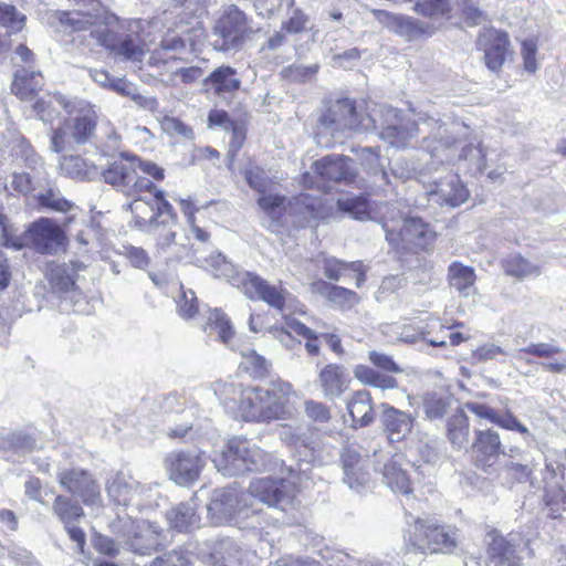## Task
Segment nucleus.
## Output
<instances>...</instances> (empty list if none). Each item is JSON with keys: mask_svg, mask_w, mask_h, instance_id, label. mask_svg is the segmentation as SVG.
Here are the masks:
<instances>
[{"mask_svg": "<svg viewBox=\"0 0 566 566\" xmlns=\"http://www.w3.org/2000/svg\"><path fill=\"white\" fill-rule=\"evenodd\" d=\"M293 396V386L281 379L265 386L247 387L238 405V418L254 423L284 420L291 416L289 405Z\"/></svg>", "mask_w": 566, "mask_h": 566, "instance_id": "obj_1", "label": "nucleus"}, {"mask_svg": "<svg viewBox=\"0 0 566 566\" xmlns=\"http://www.w3.org/2000/svg\"><path fill=\"white\" fill-rule=\"evenodd\" d=\"M375 122L373 108L364 113L353 101L337 99L319 117L316 132L317 144L329 147L334 140L347 134L368 133Z\"/></svg>", "mask_w": 566, "mask_h": 566, "instance_id": "obj_2", "label": "nucleus"}, {"mask_svg": "<svg viewBox=\"0 0 566 566\" xmlns=\"http://www.w3.org/2000/svg\"><path fill=\"white\" fill-rule=\"evenodd\" d=\"M216 469L226 476L271 470L276 464L271 453L245 438H232L222 453L213 460Z\"/></svg>", "mask_w": 566, "mask_h": 566, "instance_id": "obj_3", "label": "nucleus"}, {"mask_svg": "<svg viewBox=\"0 0 566 566\" xmlns=\"http://www.w3.org/2000/svg\"><path fill=\"white\" fill-rule=\"evenodd\" d=\"M244 175L249 186L260 193L258 205L264 214L262 226L279 233L287 223L285 197L272 192L274 182L262 168L252 166L245 169Z\"/></svg>", "mask_w": 566, "mask_h": 566, "instance_id": "obj_4", "label": "nucleus"}, {"mask_svg": "<svg viewBox=\"0 0 566 566\" xmlns=\"http://www.w3.org/2000/svg\"><path fill=\"white\" fill-rule=\"evenodd\" d=\"M133 196H136V198L127 207L133 213L134 226L140 231L147 233L156 229L160 220L165 224L178 223V216L167 201L165 191L158 189L155 185L153 189H144V191Z\"/></svg>", "mask_w": 566, "mask_h": 566, "instance_id": "obj_5", "label": "nucleus"}, {"mask_svg": "<svg viewBox=\"0 0 566 566\" xmlns=\"http://www.w3.org/2000/svg\"><path fill=\"white\" fill-rule=\"evenodd\" d=\"M287 473L286 478L266 476L252 480L247 493L249 502L255 499L280 511L292 509L298 493L300 479L292 468L287 469Z\"/></svg>", "mask_w": 566, "mask_h": 566, "instance_id": "obj_6", "label": "nucleus"}, {"mask_svg": "<svg viewBox=\"0 0 566 566\" xmlns=\"http://www.w3.org/2000/svg\"><path fill=\"white\" fill-rule=\"evenodd\" d=\"M139 28L140 22L138 21H130L127 24L128 33L115 31L109 27L99 28L94 31L93 40L109 53L140 69L139 64L146 55L147 48L138 35Z\"/></svg>", "mask_w": 566, "mask_h": 566, "instance_id": "obj_7", "label": "nucleus"}, {"mask_svg": "<svg viewBox=\"0 0 566 566\" xmlns=\"http://www.w3.org/2000/svg\"><path fill=\"white\" fill-rule=\"evenodd\" d=\"M430 130V136L423 139L422 146L440 163L452 161L455 158L458 144L468 137L470 128L459 119L436 120L428 118L423 122Z\"/></svg>", "mask_w": 566, "mask_h": 566, "instance_id": "obj_8", "label": "nucleus"}, {"mask_svg": "<svg viewBox=\"0 0 566 566\" xmlns=\"http://www.w3.org/2000/svg\"><path fill=\"white\" fill-rule=\"evenodd\" d=\"M373 115L376 117L371 130H376L379 138L396 148H405L418 136L417 124L403 116L391 106H375Z\"/></svg>", "mask_w": 566, "mask_h": 566, "instance_id": "obj_9", "label": "nucleus"}, {"mask_svg": "<svg viewBox=\"0 0 566 566\" xmlns=\"http://www.w3.org/2000/svg\"><path fill=\"white\" fill-rule=\"evenodd\" d=\"M407 545L421 553H450L457 546V532L427 521H415L405 535Z\"/></svg>", "mask_w": 566, "mask_h": 566, "instance_id": "obj_10", "label": "nucleus"}, {"mask_svg": "<svg viewBox=\"0 0 566 566\" xmlns=\"http://www.w3.org/2000/svg\"><path fill=\"white\" fill-rule=\"evenodd\" d=\"M65 234L62 228L49 218H40L25 231L22 238L7 239L6 247L21 250L30 245L41 254H56L64 249Z\"/></svg>", "mask_w": 566, "mask_h": 566, "instance_id": "obj_11", "label": "nucleus"}, {"mask_svg": "<svg viewBox=\"0 0 566 566\" xmlns=\"http://www.w3.org/2000/svg\"><path fill=\"white\" fill-rule=\"evenodd\" d=\"M249 30L248 19L235 6L224 9L217 20L211 35V45L217 51L238 49L244 42Z\"/></svg>", "mask_w": 566, "mask_h": 566, "instance_id": "obj_12", "label": "nucleus"}, {"mask_svg": "<svg viewBox=\"0 0 566 566\" xmlns=\"http://www.w3.org/2000/svg\"><path fill=\"white\" fill-rule=\"evenodd\" d=\"M208 513L214 523L233 522L240 528L249 513V496L234 489L214 490L208 504Z\"/></svg>", "mask_w": 566, "mask_h": 566, "instance_id": "obj_13", "label": "nucleus"}, {"mask_svg": "<svg viewBox=\"0 0 566 566\" xmlns=\"http://www.w3.org/2000/svg\"><path fill=\"white\" fill-rule=\"evenodd\" d=\"M106 184L133 196L144 189H153L154 184L144 177L137 176V157L122 155L99 172Z\"/></svg>", "mask_w": 566, "mask_h": 566, "instance_id": "obj_14", "label": "nucleus"}, {"mask_svg": "<svg viewBox=\"0 0 566 566\" xmlns=\"http://www.w3.org/2000/svg\"><path fill=\"white\" fill-rule=\"evenodd\" d=\"M119 533L127 547L136 554L148 555L160 546L161 528L147 520H119Z\"/></svg>", "mask_w": 566, "mask_h": 566, "instance_id": "obj_15", "label": "nucleus"}, {"mask_svg": "<svg viewBox=\"0 0 566 566\" xmlns=\"http://www.w3.org/2000/svg\"><path fill=\"white\" fill-rule=\"evenodd\" d=\"M57 481L65 491L78 496L85 505L102 503L101 488L87 471L80 468L62 469L57 472Z\"/></svg>", "mask_w": 566, "mask_h": 566, "instance_id": "obj_16", "label": "nucleus"}, {"mask_svg": "<svg viewBox=\"0 0 566 566\" xmlns=\"http://www.w3.org/2000/svg\"><path fill=\"white\" fill-rule=\"evenodd\" d=\"M207 458L205 452H172L166 458L170 479L179 485H190L200 475Z\"/></svg>", "mask_w": 566, "mask_h": 566, "instance_id": "obj_17", "label": "nucleus"}, {"mask_svg": "<svg viewBox=\"0 0 566 566\" xmlns=\"http://www.w3.org/2000/svg\"><path fill=\"white\" fill-rule=\"evenodd\" d=\"M378 458L375 470L380 472L382 482L395 493L409 495L412 492V483L408 475L407 469L409 463L402 454H374Z\"/></svg>", "mask_w": 566, "mask_h": 566, "instance_id": "obj_18", "label": "nucleus"}, {"mask_svg": "<svg viewBox=\"0 0 566 566\" xmlns=\"http://www.w3.org/2000/svg\"><path fill=\"white\" fill-rule=\"evenodd\" d=\"M386 233V240L392 245L406 243L419 249H426L434 239L433 232L419 218H407L403 220L401 228L397 231L388 223L382 226Z\"/></svg>", "mask_w": 566, "mask_h": 566, "instance_id": "obj_19", "label": "nucleus"}, {"mask_svg": "<svg viewBox=\"0 0 566 566\" xmlns=\"http://www.w3.org/2000/svg\"><path fill=\"white\" fill-rule=\"evenodd\" d=\"M71 136L77 144H85L95 133L98 119L95 106L82 98H73L69 113Z\"/></svg>", "mask_w": 566, "mask_h": 566, "instance_id": "obj_20", "label": "nucleus"}, {"mask_svg": "<svg viewBox=\"0 0 566 566\" xmlns=\"http://www.w3.org/2000/svg\"><path fill=\"white\" fill-rule=\"evenodd\" d=\"M251 300H261L270 306L283 310L291 294L282 285H273L258 274L245 272L240 287Z\"/></svg>", "mask_w": 566, "mask_h": 566, "instance_id": "obj_21", "label": "nucleus"}, {"mask_svg": "<svg viewBox=\"0 0 566 566\" xmlns=\"http://www.w3.org/2000/svg\"><path fill=\"white\" fill-rule=\"evenodd\" d=\"M525 545L521 537L493 536L488 548L490 566H522Z\"/></svg>", "mask_w": 566, "mask_h": 566, "instance_id": "obj_22", "label": "nucleus"}, {"mask_svg": "<svg viewBox=\"0 0 566 566\" xmlns=\"http://www.w3.org/2000/svg\"><path fill=\"white\" fill-rule=\"evenodd\" d=\"M343 482L357 493L361 492L370 480L367 458L354 447H347L340 454Z\"/></svg>", "mask_w": 566, "mask_h": 566, "instance_id": "obj_23", "label": "nucleus"}, {"mask_svg": "<svg viewBox=\"0 0 566 566\" xmlns=\"http://www.w3.org/2000/svg\"><path fill=\"white\" fill-rule=\"evenodd\" d=\"M430 199L439 205L458 207L465 202L469 191L460 180L459 176L448 172L443 177L436 179L428 190Z\"/></svg>", "mask_w": 566, "mask_h": 566, "instance_id": "obj_24", "label": "nucleus"}, {"mask_svg": "<svg viewBox=\"0 0 566 566\" xmlns=\"http://www.w3.org/2000/svg\"><path fill=\"white\" fill-rule=\"evenodd\" d=\"M478 45L484 52L488 69L499 71L509 55L507 34L493 28L486 29L480 34Z\"/></svg>", "mask_w": 566, "mask_h": 566, "instance_id": "obj_25", "label": "nucleus"}, {"mask_svg": "<svg viewBox=\"0 0 566 566\" xmlns=\"http://www.w3.org/2000/svg\"><path fill=\"white\" fill-rule=\"evenodd\" d=\"M109 497L123 506L143 507L142 493L149 491V485H143L138 481L124 474H116L106 488Z\"/></svg>", "mask_w": 566, "mask_h": 566, "instance_id": "obj_26", "label": "nucleus"}, {"mask_svg": "<svg viewBox=\"0 0 566 566\" xmlns=\"http://www.w3.org/2000/svg\"><path fill=\"white\" fill-rule=\"evenodd\" d=\"M471 449L475 464L481 468L491 467L503 452L500 434L492 429L476 430Z\"/></svg>", "mask_w": 566, "mask_h": 566, "instance_id": "obj_27", "label": "nucleus"}, {"mask_svg": "<svg viewBox=\"0 0 566 566\" xmlns=\"http://www.w3.org/2000/svg\"><path fill=\"white\" fill-rule=\"evenodd\" d=\"M245 557L247 552L230 538L218 541L211 552L201 556L205 566H247Z\"/></svg>", "mask_w": 566, "mask_h": 566, "instance_id": "obj_28", "label": "nucleus"}, {"mask_svg": "<svg viewBox=\"0 0 566 566\" xmlns=\"http://www.w3.org/2000/svg\"><path fill=\"white\" fill-rule=\"evenodd\" d=\"M284 511L280 509L269 507L266 510L256 507L253 502H249V513L247 521L241 523L240 528L251 530L259 535L270 533V528H279L284 524Z\"/></svg>", "mask_w": 566, "mask_h": 566, "instance_id": "obj_29", "label": "nucleus"}, {"mask_svg": "<svg viewBox=\"0 0 566 566\" xmlns=\"http://www.w3.org/2000/svg\"><path fill=\"white\" fill-rule=\"evenodd\" d=\"M352 159L342 155H329L313 165L315 174L323 179L332 181L350 182L355 178V170L350 165Z\"/></svg>", "mask_w": 566, "mask_h": 566, "instance_id": "obj_30", "label": "nucleus"}, {"mask_svg": "<svg viewBox=\"0 0 566 566\" xmlns=\"http://www.w3.org/2000/svg\"><path fill=\"white\" fill-rule=\"evenodd\" d=\"M371 13L389 31L409 41L419 38L423 33L422 25L410 17L379 9H371Z\"/></svg>", "mask_w": 566, "mask_h": 566, "instance_id": "obj_31", "label": "nucleus"}, {"mask_svg": "<svg viewBox=\"0 0 566 566\" xmlns=\"http://www.w3.org/2000/svg\"><path fill=\"white\" fill-rule=\"evenodd\" d=\"M317 384L328 399L340 397L349 387V377L342 365L327 364L318 373Z\"/></svg>", "mask_w": 566, "mask_h": 566, "instance_id": "obj_32", "label": "nucleus"}, {"mask_svg": "<svg viewBox=\"0 0 566 566\" xmlns=\"http://www.w3.org/2000/svg\"><path fill=\"white\" fill-rule=\"evenodd\" d=\"M467 410L475 415L480 419L489 420L490 422L511 431H517L522 434H530L528 429L518 421V419L509 409L503 415H500L495 409L481 402L469 401L465 405Z\"/></svg>", "mask_w": 566, "mask_h": 566, "instance_id": "obj_33", "label": "nucleus"}, {"mask_svg": "<svg viewBox=\"0 0 566 566\" xmlns=\"http://www.w3.org/2000/svg\"><path fill=\"white\" fill-rule=\"evenodd\" d=\"M60 22L64 30L69 32L78 33L90 31L91 39H93L95 30L99 28H108L104 21V17L98 11L95 13L88 11L62 12L60 15Z\"/></svg>", "mask_w": 566, "mask_h": 566, "instance_id": "obj_34", "label": "nucleus"}, {"mask_svg": "<svg viewBox=\"0 0 566 566\" xmlns=\"http://www.w3.org/2000/svg\"><path fill=\"white\" fill-rule=\"evenodd\" d=\"M73 98L60 93L46 94L32 103V112L36 118L46 124H52L60 115V109L69 115Z\"/></svg>", "mask_w": 566, "mask_h": 566, "instance_id": "obj_35", "label": "nucleus"}, {"mask_svg": "<svg viewBox=\"0 0 566 566\" xmlns=\"http://www.w3.org/2000/svg\"><path fill=\"white\" fill-rule=\"evenodd\" d=\"M381 422L391 441H399L407 437L412 429V417L387 403H382Z\"/></svg>", "mask_w": 566, "mask_h": 566, "instance_id": "obj_36", "label": "nucleus"}, {"mask_svg": "<svg viewBox=\"0 0 566 566\" xmlns=\"http://www.w3.org/2000/svg\"><path fill=\"white\" fill-rule=\"evenodd\" d=\"M197 261L201 268L210 272L214 277L224 279L233 286L241 287L245 272H238L235 266L221 253L216 252Z\"/></svg>", "mask_w": 566, "mask_h": 566, "instance_id": "obj_37", "label": "nucleus"}, {"mask_svg": "<svg viewBox=\"0 0 566 566\" xmlns=\"http://www.w3.org/2000/svg\"><path fill=\"white\" fill-rule=\"evenodd\" d=\"M40 77V73L27 69L17 71L11 86L12 93L23 102L34 103L38 99L39 91L42 88Z\"/></svg>", "mask_w": 566, "mask_h": 566, "instance_id": "obj_38", "label": "nucleus"}, {"mask_svg": "<svg viewBox=\"0 0 566 566\" xmlns=\"http://www.w3.org/2000/svg\"><path fill=\"white\" fill-rule=\"evenodd\" d=\"M203 82L220 96L237 92L241 85L237 71L229 65L217 67Z\"/></svg>", "mask_w": 566, "mask_h": 566, "instance_id": "obj_39", "label": "nucleus"}, {"mask_svg": "<svg viewBox=\"0 0 566 566\" xmlns=\"http://www.w3.org/2000/svg\"><path fill=\"white\" fill-rule=\"evenodd\" d=\"M324 272L333 281L350 276L355 279L357 287L361 286L366 281V268L361 261L345 263L336 259H328L325 261Z\"/></svg>", "mask_w": 566, "mask_h": 566, "instance_id": "obj_40", "label": "nucleus"}, {"mask_svg": "<svg viewBox=\"0 0 566 566\" xmlns=\"http://www.w3.org/2000/svg\"><path fill=\"white\" fill-rule=\"evenodd\" d=\"M81 266L75 264H51L48 269L46 279L53 292L67 293L75 286L77 271Z\"/></svg>", "mask_w": 566, "mask_h": 566, "instance_id": "obj_41", "label": "nucleus"}, {"mask_svg": "<svg viewBox=\"0 0 566 566\" xmlns=\"http://www.w3.org/2000/svg\"><path fill=\"white\" fill-rule=\"evenodd\" d=\"M450 286L455 289L462 296L468 297L475 292L476 275L471 266L461 262H453L448 270Z\"/></svg>", "mask_w": 566, "mask_h": 566, "instance_id": "obj_42", "label": "nucleus"}, {"mask_svg": "<svg viewBox=\"0 0 566 566\" xmlns=\"http://www.w3.org/2000/svg\"><path fill=\"white\" fill-rule=\"evenodd\" d=\"M348 412L355 424H370L375 419L371 396L367 390L356 391L347 402Z\"/></svg>", "mask_w": 566, "mask_h": 566, "instance_id": "obj_43", "label": "nucleus"}, {"mask_svg": "<svg viewBox=\"0 0 566 566\" xmlns=\"http://www.w3.org/2000/svg\"><path fill=\"white\" fill-rule=\"evenodd\" d=\"M169 525L179 532H190L199 526V516L192 503H179L166 513Z\"/></svg>", "mask_w": 566, "mask_h": 566, "instance_id": "obj_44", "label": "nucleus"}, {"mask_svg": "<svg viewBox=\"0 0 566 566\" xmlns=\"http://www.w3.org/2000/svg\"><path fill=\"white\" fill-rule=\"evenodd\" d=\"M59 166L63 175L74 179L92 180L99 175L98 168L81 156H63Z\"/></svg>", "mask_w": 566, "mask_h": 566, "instance_id": "obj_45", "label": "nucleus"}, {"mask_svg": "<svg viewBox=\"0 0 566 566\" xmlns=\"http://www.w3.org/2000/svg\"><path fill=\"white\" fill-rule=\"evenodd\" d=\"M212 389L224 409L238 417V405L242 400L245 388L232 380H217Z\"/></svg>", "mask_w": 566, "mask_h": 566, "instance_id": "obj_46", "label": "nucleus"}, {"mask_svg": "<svg viewBox=\"0 0 566 566\" xmlns=\"http://www.w3.org/2000/svg\"><path fill=\"white\" fill-rule=\"evenodd\" d=\"M177 224L163 223V220L158 223L156 229L148 231L156 241L157 252L161 255H168V258H179V247L176 243V231Z\"/></svg>", "mask_w": 566, "mask_h": 566, "instance_id": "obj_47", "label": "nucleus"}, {"mask_svg": "<svg viewBox=\"0 0 566 566\" xmlns=\"http://www.w3.org/2000/svg\"><path fill=\"white\" fill-rule=\"evenodd\" d=\"M503 269L505 274L518 280L537 277L541 274V268L521 254H511L504 259Z\"/></svg>", "mask_w": 566, "mask_h": 566, "instance_id": "obj_48", "label": "nucleus"}, {"mask_svg": "<svg viewBox=\"0 0 566 566\" xmlns=\"http://www.w3.org/2000/svg\"><path fill=\"white\" fill-rule=\"evenodd\" d=\"M354 376L363 385L382 390L397 387V380L392 376L377 371L367 365H357L354 368Z\"/></svg>", "mask_w": 566, "mask_h": 566, "instance_id": "obj_49", "label": "nucleus"}, {"mask_svg": "<svg viewBox=\"0 0 566 566\" xmlns=\"http://www.w3.org/2000/svg\"><path fill=\"white\" fill-rule=\"evenodd\" d=\"M314 291L324 294L331 302L338 306H353L358 303V295L345 287L332 285L324 281H317L313 284Z\"/></svg>", "mask_w": 566, "mask_h": 566, "instance_id": "obj_50", "label": "nucleus"}, {"mask_svg": "<svg viewBox=\"0 0 566 566\" xmlns=\"http://www.w3.org/2000/svg\"><path fill=\"white\" fill-rule=\"evenodd\" d=\"M470 423L463 412L454 413L448 421V438L454 448L462 449L469 442Z\"/></svg>", "mask_w": 566, "mask_h": 566, "instance_id": "obj_51", "label": "nucleus"}, {"mask_svg": "<svg viewBox=\"0 0 566 566\" xmlns=\"http://www.w3.org/2000/svg\"><path fill=\"white\" fill-rule=\"evenodd\" d=\"M52 510L64 525L72 524L84 515V511L80 504L63 495L55 497Z\"/></svg>", "mask_w": 566, "mask_h": 566, "instance_id": "obj_52", "label": "nucleus"}, {"mask_svg": "<svg viewBox=\"0 0 566 566\" xmlns=\"http://www.w3.org/2000/svg\"><path fill=\"white\" fill-rule=\"evenodd\" d=\"M240 368L253 378H262L269 373V363L263 356L249 349L241 353Z\"/></svg>", "mask_w": 566, "mask_h": 566, "instance_id": "obj_53", "label": "nucleus"}, {"mask_svg": "<svg viewBox=\"0 0 566 566\" xmlns=\"http://www.w3.org/2000/svg\"><path fill=\"white\" fill-rule=\"evenodd\" d=\"M208 325L211 331H214L218 334L219 339L222 343L227 345L230 344L234 332L230 319L222 311L218 308L210 311L208 316Z\"/></svg>", "mask_w": 566, "mask_h": 566, "instance_id": "obj_54", "label": "nucleus"}, {"mask_svg": "<svg viewBox=\"0 0 566 566\" xmlns=\"http://www.w3.org/2000/svg\"><path fill=\"white\" fill-rule=\"evenodd\" d=\"M25 20V15L12 4L0 3V27L6 28L11 33H17L24 28Z\"/></svg>", "mask_w": 566, "mask_h": 566, "instance_id": "obj_55", "label": "nucleus"}, {"mask_svg": "<svg viewBox=\"0 0 566 566\" xmlns=\"http://www.w3.org/2000/svg\"><path fill=\"white\" fill-rule=\"evenodd\" d=\"M109 90H113L123 96H129L136 103L149 109H153L157 106V101L155 98H148L136 94L134 85L124 78H114L111 83Z\"/></svg>", "mask_w": 566, "mask_h": 566, "instance_id": "obj_56", "label": "nucleus"}, {"mask_svg": "<svg viewBox=\"0 0 566 566\" xmlns=\"http://www.w3.org/2000/svg\"><path fill=\"white\" fill-rule=\"evenodd\" d=\"M17 155L23 160L24 165L31 170L41 174L44 171V163L36 154L33 146L27 139H21L17 146Z\"/></svg>", "mask_w": 566, "mask_h": 566, "instance_id": "obj_57", "label": "nucleus"}, {"mask_svg": "<svg viewBox=\"0 0 566 566\" xmlns=\"http://www.w3.org/2000/svg\"><path fill=\"white\" fill-rule=\"evenodd\" d=\"M560 352L562 348L553 343H532L526 347L517 349L513 357L515 359H524V354H530L539 358H553Z\"/></svg>", "mask_w": 566, "mask_h": 566, "instance_id": "obj_58", "label": "nucleus"}, {"mask_svg": "<svg viewBox=\"0 0 566 566\" xmlns=\"http://www.w3.org/2000/svg\"><path fill=\"white\" fill-rule=\"evenodd\" d=\"M337 207L340 211L349 213L357 220H364L368 217V205L363 197H346L337 200Z\"/></svg>", "mask_w": 566, "mask_h": 566, "instance_id": "obj_59", "label": "nucleus"}, {"mask_svg": "<svg viewBox=\"0 0 566 566\" xmlns=\"http://www.w3.org/2000/svg\"><path fill=\"white\" fill-rule=\"evenodd\" d=\"M447 398L437 392H428L423 397V408L426 416L430 419L441 418L448 409Z\"/></svg>", "mask_w": 566, "mask_h": 566, "instance_id": "obj_60", "label": "nucleus"}, {"mask_svg": "<svg viewBox=\"0 0 566 566\" xmlns=\"http://www.w3.org/2000/svg\"><path fill=\"white\" fill-rule=\"evenodd\" d=\"M545 503L549 510V516L559 517L565 510L566 491L560 486L549 488L545 493Z\"/></svg>", "mask_w": 566, "mask_h": 566, "instance_id": "obj_61", "label": "nucleus"}, {"mask_svg": "<svg viewBox=\"0 0 566 566\" xmlns=\"http://www.w3.org/2000/svg\"><path fill=\"white\" fill-rule=\"evenodd\" d=\"M359 158L361 160V165L365 166L370 174L379 176L384 182H387V172L385 171L384 166L379 163V154L376 149L370 147L361 148L359 151Z\"/></svg>", "mask_w": 566, "mask_h": 566, "instance_id": "obj_62", "label": "nucleus"}, {"mask_svg": "<svg viewBox=\"0 0 566 566\" xmlns=\"http://www.w3.org/2000/svg\"><path fill=\"white\" fill-rule=\"evenodd\" d=\"M39 202L42 207L59 212H67L73 208V203L61 196L60 191L50 188L46 192L39 196Z\"/></svg>", "mask_w": 566, "mask_h": 566, "instance_id": "obj_63", "label": "nucleus"}, {"mask_svg": "<svg viewBox=\"0 0 566 566\" xmlns=\"http://www.w3.org/2000/svg\"><path fill=\"white\" fill-rule=\"evenodd\" d=\"M149 566H192L189 555L184 551H172L155 558Z\"/></svg>", "mask_w": 566, "mask_h": 566, "instance_id": "obj_64", "label": "nucleus"}]
</instances>
